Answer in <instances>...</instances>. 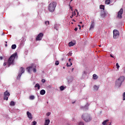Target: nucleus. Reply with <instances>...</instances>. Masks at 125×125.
<instances>
[{
	"label": "nucleus",
	"mask_w": 125,
	"mask_h": 125,
	"mask_svg": "<svg viewBox=\"0 0 125 125\" xmlns=\"http://www.w3.org/2000/svg\"><path fill=\"white\" fill-rule=\"evenodd\" d=\"M80 24H82V21L80 22Z\"/></svg>",
	"instance_id": "nucleus-54"
},
{
	"label": "nucleus",
	"mask_w": 125,
	"mask_h": 125,
	"mask_svg": "<svg viewBox=\"0 0 125 125\" xmlns=\"http://www.w3.org/2000/svg\"><path fill=\"white\" fill-rule=\"evenodd\" d=\"M6 64H7V62H4L3 66H6Z\"/></svg>",
	"instance_id": "nucleus-41"
},
{
	"label": "nucleus",
	"mask_w": 125,
	"mask_h": 125,
	"mask_svg": "<svg viewBox=\"0 0 125 125\" xmlns=\"http://www.w3.org/2000/svg\"><path fill=\"white\" fill-rule=\"evenodd\" d=\"M94 25H95L94 21H91L90 26L89 29V31H91V30H93V29H94Z\"/></svg>",
	"instance_id": "nucleus-10"
},
{
	"label": "nucleus",
	"mask_w": 125,
	"mask_h": 125,
	"mask_svg": "<svg viewBox=\"0 0 125 125\" xmlns=\"http://www.w3.org/2000/svg\"><path fill=\"white\" fill-rule=\"evenodd\" d=\"M68 61L69 62L67 63L66 66L67 67H71L73 65L72 62H71V59H69Z\"/></svg>",
	"instance_id": "nucleus-12"
},
{
	"label": "nucleus",
	"mask_w": 125,
	"mask_h": 125,
	"mask_svg": "<svg viewBox=\"0 0 125 125\" xmlns=\"http://www.w3.org/2000/svg\"><path fill=\"white\" fill-rule=\"evenodd\" d=\"M101 16L102 17H104V16H105V15H102Z\"/></svg>",
	"instance_id": "nucleus-46"
},
{
	"label": "nucleus",
	"mask_w": 125,
	"mask_h": 125,
	"mask_svg": "<svg viewBox=\"0 0 125 125\" xmlns=\"http://www.w3.org/2000/svg\"><path fill=\"white\" fill-rule=\"evenodd\" d=\"M125 81V76H121L117 80H116L115 82V85L116 86H118V87H120V86L122 85V83H123V82H124Z\"/></svg>",
	"instance_id": "nucleus-3"
},
{
	"label": "nucleus",
	"mask_w": 125,
	"mask_h": 125,
	"mask_svg": "<svg viewBox=\"0 0 125 125\" xmlns=\"http://www.w3.org/2000/svg\"><path fill=\"white\" fill-rule=\"evenodd\" d=\"M3 58L2 57H0V60H2Z\"/></svg>",
	"instance_id": "nucleus-44"
},
{
	"label": "nucleus",
	"mask_w": 125,
	"mask_h": 125,
	"mask_svg": "<svg viewBox=\"0 0 125 125\" xmlns=\"http://www.w3.org/2000/svg\"><path fill=\"white\" fill-rule=\"evenodd\" d=\"M99 46L101 47V45H99Z\"/></svg>",
	"instance_id": "nucleus-52"
},
{
	"label": "nucleus",
	"mask_w": 125,
	"mask_h": 125,
	"mask_svg": "<svg viewBox=\"0 0 125 125\" xmlns=\"http://www.w3.org/2000/svg\"><path fill=\"white\" fill-rule=\"evenodd\" d=\"M73 21H75V20H73Z\"/></svg>",
	"instance_id": "nucleus-57"
},
{
	"label": "nucleus",
	"mask_w": 125,
	"mask_h": 125,
	"mask_svg": "<svg viewBox=\"0 0 125 125\" xmlns=\"http://www.w3.org/2000/svg\"><path fill=\"white\" fill-rule=\"evenodd\" d=\"M71 24H74V23H73V22H71Z\"/></svg>",
	"instance_id": "nucleus-56"
},
{
	"label": "nucleus",
	"mask_w": 125,
	"mask_h": 125,
	"mask_svg": "<svg viewBox=\"0 0 125 125\" xmlns=\"http://www.w3.org/2000/svg\"><path fill=\"white\" fill-rule=\"evenodd\" d=\"M42 37H43V34L41 33L36 37V41H42Z\"/></svg>",
	"instance_id": "nucleus-9"
},
{
	"label": "nucleus",
	"mask_w": 125,
	"mask_h": 125,
	"mask_svg": "<svg viewBox=\"0 0 125 125\" xmlns=\"http://www.w3.org/2000/svg\"><path fill=\"white\" fill-rule=\"evenodd\" d=\"M109 122V120H106L104 121L103 123H102V125H107V122Z\"/></svg>",
	"instance_id": "nucleus-19"
},
{
	"label": "nucleus",
	"mask_w": 125,
	"mask_h": 125,
	"mask_svg": "<svg viewBox=\"0 0 125 125\" xmlns=\"http://www.w3.org/2000/svg\"><path fill=\"white\" fill-rule=\"evenodd\" d=\"M123 100H125V94H123Z\"/></svg>",
	"instance_id": "nucleus-40"
},
{
	"label": "nucleus",
	"mask_w": 125,
	"mask_h": 125,
	"mask_svg": "<svg viewBox=\"0 0 125 125\" xmlns=\"http://www.w3.org/2000/svg\"><path fill=\"white\" fill-rule=\"evenodd\" d=\"M74 31H78V28H75V29H74Z\"/></svg>",
	"instance_id": "nucleus-43"
},
{
	"label": "nucleus",
	"mask_w": 125,
	"mask_h": 125,
	"mask_svg": "<svg viewBox=\"0 0 125 125\" xmlns=\"http://www.w3.org/2000/svg\"><path fill=\"white\" fill-rule=\"evenodd\" d=\"M110 57H111L112 58H114V57L113 55H112L111 54L110 55Z\"/></svg>",
	"instance_id": "nucleus-42"
},
{
	"label": "nucleus",
	"mask_w": 125,
	"mask_h": 125,
	"mask_svg": "<svg viewBox=\"0 0 125 125\" xmlns=\"http://www.w3.org/2000/svg\"><path fill=\"white\" fill-rule=\"evenodd\" d=\"M82 118L83 119V121L86 122V123L90 122V121L92 120V118L90 117V115L88 114V113L83 114L82 116Z\"/></svg>",
	"instance_id": "nucleus-2"
},
{
	"label": "nucleus",
	"mask_w": 125,
	"mask_h": 125,
	"mask_svg": "<svg viewBox=\"0 0 125 125\" xmlns=\"http://www.w3.org/2000/svg\"><path fill=\"white\" fill-rule=\"evenodd\" d=\"M74 17V14H72V15L70 16V18H73Z\"/></svg>",
	"instance_id": "nucleus-38"
},
{
	"label": "nucleus",
	"mask_w": 125,
	"mask_h": 125,
	"mask_svg": "<svg viewBox=\"0 0 125 125\" xmlns=\"http://www.w3.org/2000/svg\"><path fill=\"white\" fill-rule=\"evenodd\" d=\"M75 45V43L71 42L68 43V46H74Z\"/></svg>",
	"instance_id": "nucleus-17"
},
{
	"label": "nucleus",
	"mask_w": 125,
	"mask_h": 125,
	"mask_svg": "<svg viewBox=\"0 0 125 125\" xmlns=\"http://www.w3.org/2000/svg\"><path fill=\"white\" fill-rule=\"evenodd\" d=\"M124 70V73H125V67L123 68Z\"/></svg>",
	"instance_id": "nucleus-47"
},
{
	"label": "nucleus",
	"mask_w": 125,
	"mask_h": 125,
	"mask_svg": "<svg viewBox=\"0 0 125 125\" xmlns=\"http://www.w3.org/2000/svg\"><path fill=\"white\" fill-rule=\"evenodd\" d=\"M111 0H105V4H110Z\"/></svg>",
	"instance_id": "nucleus-24"
},
{
	"label": "nucleus",
	"mask_w": 125,
	"mask_h": 125,
	"mask_svg": "<svg viewBox=\"0 0 125 125\" xmlns=\"http://www.w3.org/2000/svg\"><path fill=\"white\" fill-rule=\"evenodd\" d=\"M123 12H124V10L123 8H121L120 11L118 13V18H119V19H122V15H123Z\"/></svg>",
	"instance_id": "nucleus-8"
},
{
	"label": "nucleus",
	"mask_w": 125,
	"mask_h": 125,
	"mask_svg": "<svg viewBox=\"0 0 125 125\" xmlns=\"http://www.w3.org/2000/svg\"><path fill=\"white\" fill-rule=\"evenodd\" d=\"M123 94H125V92L123 93Z\"/></svg>",
	"instance_id": "nucleus-55"
},
{
	"label": "nucleus",
	"mask_w": 125,
	"mask_h": 125,
	"mask_svg": "<svg viewBox=\"0 0 125 125\" xmlns=\"http://www.w3.org/2000/svg\"><path fill=\"white\" fill-rule=\"evenodd\" d=\"M69 7H70V9L72 11H73V7L71 6V5H70V4H69Z\"/></svg>",
	"instance_id": "nucleus-32"
},
{
	"label": "nucleus",
	"mask_w": 125,
	"mask_h": 125,
	"mask_svg": "<svg viewBox=\"0 0 125 125\" xmlns=\"http://www.w3.org/2000/svg\"><path fill=\"white\" fill-rule=\"evenodd\" d=\"M120 36V33L117 30H113V38L114 39H117L118 37Z\"/></svg>",
	"instance_id": "nucleus-7"
},
{
	"label": "nucleus",
	"mask_w": 125,
	"mask_h": 125,
	"mask_svg": "<svg viewBox=\"0 0 125 125\" xmlns=\"http://www.w3.org/2000/svg\"><path fill=\"white\" fill-rule=\"evenodd\" d=\"M37 125V122L36 121H33L32 122V125Z\"/></svg>",
	"instance_id": "nucleus-31"
},
{
	"label": "nucleus",
	"mask_w": 125,
	"mask_h": 125,
	"mask_svg": "<svg viewBox=\"0 0 125 125\" xmlns=\"http://www.w3.org/2000/svg\"><path fill=\"white\" fill-rule=\"evenodd\" d=\"M84 124H83V122H80L79 123V125H83Z\"/></svg>",
	"instance_id": "nucleus-33"
},
{
	"label": "nucleus",
	"mask_w": 125,
	"mask_h": 125,
	"mask_svg": "<svg viewBox=\"0 0 125 125\" xmlns=\"http://www.w3.org/2000/svg\"><path fill=\"white\" fill-rule=\"evenodd\" d=\"M36 67V64H32L31 66L27 67V70L28 73H31V71H33L34 73H36L37 72Z\"/></svg>",
	"instance_id": "nucleus-5"
},
{
	"label": "nucleus",
	"mask_w": 125,
	"mask_h": 125,
	"mask_svg": "<svg viewBox=\"0 0 125 125\" xmlns=\"http://www.w3.org/2000/svg\"><path fill=\"white\" fill-rule=\"evenodd\" d=\"M5 46H7V44H5Z\"/></svg>",
	"instance_id": "nucleus-51"
},
{
	"label": "nucleus",
	"mask_w": 125,
	"mask_h": 125,
	"mask_svg": "<svg viewBox=\"0 0 125 125\" xmlns=\"http://www.w3.org/2000/svg\"><path fill=\"white\" fill-rule=\"evenodd\" d=\"M56 2H52L50 3L48 8L50 12H53V11H54L56 7Z\"/></svg>",
	"instance_id": "nucleus-4"
},
{
	"label": "nucleus",
	"mask_w": 125,
	"mask_h": 125,
	"mask_svg": "<svg viewBox=\"0 0 125 125\" xmlns=\"http://www.w3.org/2000/svg\"><path fill=\"white\" fill-rule=\"evenodd\" d=\"M25 72V69L23 68V67H21L20 68L18 76L17 77L18 80H20V78H21V76H22V74Z\"/></svg>",
	"instance_id": "nucleus-6"
},
{
	"label": "nucleus",
	"mask_w": 125,
	"mask_h": 125,
	"mask_svg": "<svg viewBox=\"0 0 125 125\" xmlns=\"http://www.w3.org/2000/svg\"><path fill=\"white\" fill-rule=\"evenodd\" d=\"M100 9H103V10H104L105 9V6L104 5H101L100 6Z\"/></svg>",
	"instance_id": "nucleus-21"
},
{
	"label": "nucleus",
	"mask_w": 125,
	"mask_h": 125,
	"mask_svg": "<svg viewBox=\"0 0 125 125\" xmlns=\"http://www.w3.org/2000/svg\"><path fill=\"white\" fill-rule=\"evenodd\" d=\"M46 116H47V117H49V116H50V112L47 113Z\"/></svg>",
	"instance_id": "nucleus-34"
},
{
	"label": "nucleus",
	"mask_w": 125,
	"mask_h": 125,
	"mask_svg": "<svg viewBox=\"0 0 125 125\" xmlns=\"http://www.w3.org/2000/svg\"><path fill=\"white\" fill-rule=\"evenodd\" d=\"M12 49H15L16 48V44H13L11 46Z\"/></svg>",
	"instance_id": "nucleus-26"
},
{
	"label": "nucleus",
	"mask_w": 125,
	"mask_h": 125,
	"mask_svg": "<svg viewBox=\"0 0 125 125\" xmlns=\"http://www.w3.org/2000/svg\"><path fill=\"white\" fill-rule=\"evenodd\" d=\"M18 57L17 53H15L11 56L8 61V67H9L10 65H13V64H14V60H15V58H18Z\"/></svg>",
	"instance_id": "nucleus-1"
},
{
	"label": "nucleus",
	"mask_w": 125,
	"mask_h": 125,
	"mask_svg": "<svg viewBox=\"0 0 125 125\" xmlns=\"http://www.w3.org/2000/svg\"><path fill=\"white\" fill-rule=\"evenodd\" d=\"M78 26L79 27V29H80V30H81V25H78Z\"/></svg>",
	"instance_id": "nucleus-45"
},
{
	"label": "nucleus",
	"mask_w": 125,
	"mask_h": 125,
	"mask_svg": "<svg viewBox=\"0 0 125 125\" xmlns=\"http://www.w3.org/2000/svg\"><path fill=\"white\" fill-rule=\"evenodd\" d=\"M58 26H59V24H55L54 25V28H55V29H56V30H57V31H58V28H57V27H58Z\"/></svg>",
	"instance_id": "nucleus-23"
},
{
	"label": "nucleus",
	"mask_w": 125,
	"mask_h": 125,
	"mask_svg": "<svg viewBox=\"0 0 125 125\" xmlns=\"http://www.w3.org/2000/svg\"><path fill=\"white\" fill-rule=\"evenodd\" d=\"M42 83H45V80L42 79Z\"/></svg>",
	"instance_id": "nucleus-37"
},
{
	"label": "nucleus",
	"mask_w": 125,
	"mask_h": 125,
	"mask_svg": "<svg viewBox=\"0 0 125 125\" xmlns=\"http://www.w3.org/2000/svg\"><path fill=\"white\" fill-rule=\"evenodd\" d=\"M55 65H56L57 66H58V65H59V62L58 61H56Z\"/></svg>",
	"instance_id": "nucleus-30"
},
{
	"label": "nucleus",
	"mask_w": 125,
	"mask_h": 125,
	"mask_svg": "<svg viewBox=\"0 0 125 125\" xmlns=\"http://www.w3.org/2000/svg\"><path fill=\"white\" fill-rule=\"evenodd\" d=\"M4 94H9V92L8 91H6L4 93Z\"/></svg>",
	"instance_id": "nucleus-35"
},
{
	"label": "nucleus",
	"mask_w": 125,
	"mask_h": 125,
	"mask_svg": "<svg viewBox=\"0 0 125 125\" xmlns=\"http://www.w3.org/2000/svg\"><path fill=\"white\" fill-rule=\"evenodd\" d=\"M10 94H5L4 95L3 99L4 100H8V96H9Z\"/></svg>",
	"instance_id": "nucleus-13"
},
{
	"label": "nucleus",
	"mask_w": 125,
	"mask_h": 125,
	"mask_svg": "<svg viewBox=\"0 0 125 125\" xmlns=\"http://www.w3.org/2000/svg\"><path fill=\"white\" fill-rule=\"evenodd\" d=\"M68 55L71 56V55H72V53L71 52H69L68 53Z\"/></svg>",
	"instance_id": "nucleus-39"
},
{
	"label": "nucleus",
	"mask_w": 125,
	"mask_h": 125,
	"mask_svg": "<svg viewBox=\"0 0 125 125\" xmlns=\"http://www.w3.org/2000/svg\"><path fill=\"white\" fill-rule=\"evenodd\" d=\"M26 115H27L28 118L30 119V120H32V119H33V116H32V113H31L30 112L27 111Z\"/></svg>",
	"instance_id": "nucleus-11"
},
{
	"label": "nucleus",
	"mask_w": 125,
	"mask_h": 125,
	"mask_svg": "<svg viewBox=\"0 0 125 125\" xmlns=\"http://www.w3.org/2000/svg\"><path fill=\"white\" fill-rule=\"evenodd\" d=\"M40 94H45V90L42 89L40 91Z\"/></svg>",
	"instance_id": "nucleus-22"
},
{
	"label": "nucleus",
	"mask_w": 125,
	"mask_h": 125,
	"mask_svg": "<svg viewBox=\"0 0 125 125\" xmlns=\"http://www.w3.org/2000/svg\"><path fill=\"white\" fill-rule=\"evenodd\" d=\"M49 123H50V120L49 119L45 120L44 125H49Z\"/></svg>",
	"instance_id": "nucleus-14"
},
{
	"label": "nucleus",
	"mask_w": 125,
	"mask_h": 125,
	"mask_svg": "<svg viewBox=\"0 0 125 125\" xmlns=\"http://www.w3.org/2000/svg\"><path fill=\"white\" fill-rule=\"evenodd\" d=\"M73 0H71L70 1V3H71V1H72Z\"/></svg>",
	"instance_id": "nucleus-49"
},
{
	"label": "nucleus",
	"mask_w": 125,
	"mask_h": 125,
	"mask_svg": "<svg viewBox=\"0 0 125 125\" xmlns=\"http://www.w3.org/2000/svg\"><path fill=\"white\" fill-rule=\"evenodd\" d=\"M63 69H65V67H63Z\"/></svg>",
	"instance_id": "nucleus-53"
},
{
	"label": "nucleus",
	"mask_w": 125,
	"mask_h": 125,
	"mask_svg": "<svg viewBox=\"0 0 125 125\" xmlns=\"http://www.w3.org/2000/svg\"><path fill=\"white\" fill-rule=\"evenodd\" d=\"M72 14H74V16L76 15V11H74L73 12H72Z\"/></svg>",
	"instance_id": "nucleus-36"
},
{
	"label": "nucleus",
	"mask_w": 125,
	"mask_h": 125,
	"mask_svg": "<svg viewBox=\"0 0 125 125\" xmlns=\"http://www.w3.org/2000/svg\"><path fill=\"white\" fill-rule=\"evenodd\" d=\"M99 88V86H97L96 85L94 86V90H98Z\"/></svg>",
	"instance_id": "nucleus-20"
},
{
	"label": "nucleus",
	"mask_w": 125,
	"mask_h": 125,
	"mask_svg": "<svg viewBox=\"0 0 125 125\" xmlns=\"http://www.w3.org/2000/svg\"><path fill=\"white\" fill-rule=\"evenodd\" d=\"M10 105L11 106H15V103H14V102H13V101H11L10 102Z\"/></svg>",
	"instance_id": "nucleus-25"
},
{
	"label": "nucleus",
	"mask_w": 125,
	"mask_h": 125,
	"mask_svg": "<svg viewBox=\"0 0 125 125\" xmlns=\"http://www.w3.org/2000/svg\"><path fill=\"white\" fill-rule=\"evenodd\" d=\"M75 103V102H72V104H74Z\"/></svg>",
	"instance_id": "nucleus-50"
},
{
	"label": "nucleus",
	"mask_w": 125,
	"mask_h": 125,
	"mask_svg": "<svg viewBox=\"0 0 125 125\" xmlns=\"http://www.w3.org/2000/svg\"><path fill=\"white\" fill-rule=\"evenodd\" d=\"M45 25H46L47 26V25H49V21H46L45 22Z\"/></svg>",
	"instance_id": "nucleus-29"
},
{
	"label": "nucleus",
	"mask_w": 125,
	"mask_h": 125,
	"mask_svg": "<svg viewBox=\"0 0 125 125\" xmlns=\"http://www.w3.org/2000/svg\"><path fill=\"white\" fill-rule=\"evenodd\" d=\"M29 98H30V100H33L35 99V96L33 95H31L29 97Z\"/></svg>",
	"instance_id": "nucleus-27"
},
{
	"label": "nucleus",
	"mask_w": 125,
	"mask_h": 125,
	"mask_svg": "<svg viewBox=\"0 0 125 125\" xmlns=\"http://www.w3.org/2000/svg\"><path fill=\"white\" fill-rule=\"evenodd\" d=\"M93 79L94 80H97L98 79V76L96 74H93Z\"/></svg>",
	"instance_id": "nucleus-15"
},
{
	"label": "nucleus",
	"mask_w": 125,
	"mask_h": 125,
	"mask_svg": "<svg viewBox=\"0 0 125 125\" xmlns=\"http://www.w3.org/2000/svg\"><path fill=\"white\" fill-rule=\"evenodd\" d=\"M116 68L118 70H119V69H120V65H119L118 63H116Z\"/></svg>",
	"instance_id": "nucleus-28"
},
{
	"label": "nucleus",
	"mask_w": 125,
	"mask_h": 125,
	"mask_svg": "<svg viewBox=\"0 0 125 125\" xmlns=\"http://www.w3.org/2000/svg\"><path fill=\"white\" fill-rule=\"evenodd\" d=\"M65 88L66 86H64L63 85L60 87V89L61 91L64 90V89H65Z\"/></svg>",
	"instance_id": "nucleus-16"
},
{
	"label": "nucleus",
	"mask_w": 125,
	"mask_h": 125,
	"mask_svg": "<svg viewBox=\"0 0 125 125\" xmlns=\"http://www.w3.org/2000/svg\"><path fill=\"white\" fill-rule=\"evenodd\" d=\"M73 71H74V68L72 69V72H73Z\"/></svg>",
	"instance_id": "nucleus-48"
},
{
	"label": "nucleus",
	"mask_w": 125,
	"mask_h": 125,
	"mask_svg": "<svg viewBox=\"0 0 125 125\" xmlns=\"http://www.w3.org/2000/svg\"><path fill=\"white\" fill-rule=\"evenodd\" d=\"M38 88V89H40V88H41V86H40V84H39V83H37L35 86V88Z\"/></svg>",
	"instance_id": "nucleus-18"
}]
</instances>
